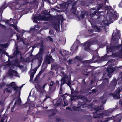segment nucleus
Instances as JSON below:
<instances>
[{
    "label": "nucleus",
    "instance_id": "1",
    "mask_svg": "<svg viewBox=\"0 0 122 122\" xmlns=\"http://www.w3.org/2000/svg\"><path fill=\"white\" fill-rule=\"evenodd\" d=\"M95 112L94 113L93 117L94 118H96L100 117L102 118L104 115V114L102 112V109L99 107L98 106L94 108Z\"/></svg>",
    "mask_w": 122,
    "mask_h": 122
},
{
    "label": "nucleus",
    "instance_id": "2",
    "mask_svg": "<svg viewBox=\"0 0 122 122\" xmlns=\"http://www.w3.org/2000/svg\"><path fill=\"white\" fill-rule=\"evenodd\" d=\"M61 73L62 75L63 76L61 80V82H63V80H65V84L66 83V81H67V82L66 83L68 86H70L71 84V79L70 77L66 74H65L63 72H61Z\"/></svg>",
    "mask_w": 122,
    "mask_h": 122
},
{
    "label": "nucleus",
    "instance_id": "3",
    "mask_svg": "<svg viewBox=\"0 0 122 122\" xmlns=\"http://www.w3.org/2000/svg\"><path fill=\"white\" fill-rule=\"evenodd\" d=\"M84 69V71H83V74L84 75L87 76L90 73H92V70L89 66H85Z\"/></svg>",
    "mask_w": 122,
    "mask_h": 122
},
{
    "label": "nucleus",
    "instance_id": "4",
    "mask_svg": "<svg viewBox=\"0 0 122 122\" xmlns=\"http://www.w3.org/2000/svg\"><path fill=\"white\" fill-rule=\"evenodd\" d=\"M121 66H119L118 67L115 66L114 67H112L111 66L109 67L108 66L106 69V71L108 73V74L109 75L110 74L112 73L117 69L120 68Z\"/></svg>",
    "mask_w": 122,
    "mask_h": 122
},
{
    "label": "nucleus",
    "instance_id": "5",
    "mask_svg": "<svg viewBox=\"0 0 122 122\" xmlns=\"http://www.w3.org/2000/svg\"><path fill=\"white\" fill-rule=\"evenodd\" d=\"M121 92V87H118L115 91V93H113L112 95L115 98H120V93Z\"/></svg>",
    "mask_w": 122,
    "mask_h": 122
},
{
    "label": "nucleus",
    "instance_id": "6",
    "mask_svg": "<svg viewBox=\"0 0 122 122\" xmlns=\"http://www.w3.org/2000/svg\"><path fill=\"white\" fill-rule=\"evenodd\" d=\"M44 60L47 63L50 64L53 61V59L52 56L47 55L45 57Z\"/></svg>",
    "mask_w": 122,
    "mask_h": 122
},
{
    "label": "nucleus",
    "instance_id": "7",
    "mask_svg": "<svg viewBox=\"0 0 122 122\" xmlns=\"http://www.w3.org/2000/svg\"><path fill=\"white\" fill-rule=\"evenodd\" d=\"M107 53L112 52L115 51L114 46L108 45L106 46Z\"/></svg>",
    "mask_w": 122,
    "mask_h": 122
},
{
    "label": "nucleus",
    "instance_id": "8",
    "mask_svg": "<svg viewBox=\"0 0 122 122\" xmlns=\"http://www.w3.org/2000/svg\"><path fill=\"white\" fill-rule=\"evenodd\" d=\"M84 50L88 52H90L91 51V49L90 48V44L89 43H84Z\"/></svg>",
    "mask_w": 122,
    "mask_h": 122
},
{
    "label": "nucleus",
    "instance_id": "9",
    "mask_svg": "<svg viewBox=\"0 0 122 122\" xmlns=\"http://www.w3.org/2000/svg\"><path fill=\"white\" fill-rule=\"evenodd\" d=\"M40 47L38 53L36 55V56H42L41 55V54L43 53L44 51V48L42 44H41V45L40 46Z\"/></svg>",
    "mask_w": 122,
    "mask_h": 122
},
{
    "label": "nucleus",
    "instance_id": "10",
    "mask_svg": "<svg viewBox=\"0 0 122 122\" xmlns=\"http://www.w3.org/2000/svg\"><path fill=\"white\" fill-rule=\"evenodd\" d=\"M102 8V6L100 5L97 8V10H95L93 13H92L91 11L90 13V16H91L93 17L95 15H97L98 12V11Z\"/></svg>",
    "mask_w": 122,
    "mask_h": 122
},
{
    "label": "nucleus",
    "instance_id": "11",
    "mask_svg": "<svg viewBox=\"0 0 122 122\" xmlns=\"http://www.w3.org/2000/svg\"><path fill=\"white\" fill-rule=\"evenodd\" d=\"M35 58L38 59V64L37 66L39 67L41 65L43 59L42 56H35Z\"/></svg>",
    "mask_w": 122,
    "mask_h": 122
},
{
    "label": "nucleus",
    "instance_id": "12",
    "mask_svg": "<svg viewBox=\"0 0 122 122\" xmlns=\"http://www.w3.org/2000/svg\"><path fill=\"white\" fill-rule=\"evenodd\" d=\"M71 97L74 98H71V101H75L76 100L78 99H82L84 98V97L81 95H76V96H72Z\"/></svg>",
    "mask_w": 122,
    "mask_h": 122
},
{
    "label": "nucleus",
    "instance_id": "13",
    "mask_svg": "<svg viewBox=\"0 0 122 122\" xmlns=\"http://www.w3.org/2000/svg\"><path fill=\"white\" fill-rule=\"evenodd\" d=\"M82 104L81 103H78V104L76 106H74L72 108L74 110L76 111H79L81 109V107Z\"/></svg>",
    "mask_w": 122,
    "mask_h": 122
},
{
    "label": "nucleus",
    "instance_id": "14",
    "mask_svg": "<svg viewBox=\"0 0 122 122\" xmlns=\"http://www.w3.org/2000/svg\"><path fill=\"white\" fill-rule=\"evenodd\" d=\"M37 70V68H35V69L32 70V71H34L31 72L30 73V81H32L33 80V78Z\"/></svg>",
    "mask_w": 122,
    "mask_h": 122
},
{
    "label": "nucleus",
    "instance_id": "15",
    "mask_svg": "<svg viewBox=\"0 0 122 122\" xmlns=\"http://www.w3.org/2000/svg\"><path fill=\"white\" fill-rule=\"evenodd\" d=\"M110 118L113 119L114 121L116 122H119L121 120V118L118 116H115Z\"/></svg>",
    "mask_w": 122,
    "mask_h": 122
},
{
    "label": "nucleus",
    "instance_id": "16",
    "mask_svg": "<svg viewBox=\"0 0 122 122\" xmlns=\"http://www.w3.org/2000/svg\"><path fill=\"white\" fill-rule=\"evenodd\" d=\"M14 91L15 92V93L18 92H18L19 93V95H20V87H18L16 86H15L13 87Z\"/></svg>",
    "mask_w": 122,
    "mask_h": 122
},
{
    "label": "nucleus",
    "instance_id": "17",
    "mask_svg": "<svg viewBox=\"0 0 122 122\" xmlns=\"http://www.w3.org/2000/svg\"><path fill=\"white\" fill-rule=\"evenodd\" d=\"M49 111H50L51 113V114L49 115L50 116H54L56 114L57 112V110L56 109H50L48 110Z\"/></svg>",
    "mask_w": 122,
    "mask_h": 122
},
{
    "label": "nucleus",
    "instance_id": "18",
    "mask_svg": "<svg viewBox=\"0 0 122 122\" xmlns=\"http://www.w3.org/2000/svg\"><path fill=\"white\" fill-rule=\"evenodd\" d=\"M43 16H42L40 14L38 16H35V18L36 19L38 20H43Z\"/></svg>",
    "mask_w": 122,
    "mask_h": 122
},
{
    "label": "nucleus",
    "instance_id": "19",
    "mask_svg": "<svg viewBox=\"0 0 122 122\" xmlns=\"http://www.w3.org/2000/svg\"><path fill=\"white\" fill-rule=\"evenodd\" d=\"M120 55V53H119L117 52V53H112L111 55L107 56H108L110 57L112 56L114 57H118Z\"/></svg>",
    "mask_w": 122,
    "mask_h": 122
},
{
    "label": "nucleus",
    "instance_id": "20",
    "mask_svg": "<svg viewBox=\"0 0 122 122\" xmlns=\"http://www.w3.org/2000/svg\"><path fill=\"white\" fill-rule=\"evenodd\" d=\"M49 15L50 16L47 17H46L45 16H44L43 20L47 21H48L51 20L52 18V17L51 16V14H49Z\"/></svg>",
    "mask_w": 122,
    "mask_h": 122
},
{
    "label": "nucleus",
    "instance_id": "21",
    "mask_svg": "<svg viewBox=\"0 0 122 122\" xmlns=\"http://www.w3.org/2000/svg\"><path fill=\"white\" fill-rule=\"evenodd\" d=\"M20 62L18 59H16L14 61V63L13 65L17 67V66H18L20 64Z\"/></svg>",
    "mask_w": 122,
    "mask_h": 122
},
{
    "label": "nucleus",
    "instance_id": "22",
    "mask_svg": "<svg viewBox=\"0 0 122 122\" xmlns=\"http://www.w3.org/2000/svg\"><path fill=\"white\" fill-rule=\"evenodd\" d=\"M77 10V7L76 6H72L71 11L72 13L75 14Z\"/></svg>",
    "mask_w": 122,
    "mask_h": 122
},
{
    "label": "nucleus",
    "instance_id": "23",
    "mask_svg": "<svg viewBox=\"0 0 122 122\" xmlns=\"http://www.w3.org/2000/svg\"><path fill=\"white\" fill-rule=\"evenodd\" d=\"M65 80H63V82H62V83L61 82L60 86V91L59 92V94H61L62 93L63 91L62 90V85L65 84Z\"/></svg>",
    "mask_w": 122,
    "mask_h": 122
},
{
    "label": "nucleus",
    "instance_id": "24",
    "mask_svg": "<svg viewBox=\"0 0 122 122\" xmlns=\"http://www.w3.org/2000/svg\"><path fill=\"white\" fill-rule=\"evenodd\" d=\"M114 16L117 17L116 15H114L112 13L109 15V19L110 22H111Z\"/></svg>",
    "mask_w": 122,
    "mask_h": 122
},
{
    "label": "nucleus",
    "instance_id": "25",
    "mask_svg": "<svg viewBox=\"0 0 122 122\" xmlns=\"http://www.w3.org/2000/svg\"><path fill=\"white\" fill-rule=\"evenodd\" d=\"M17 74V72L14 70H12L11 71H9L8 72V75L9 76H12L13 75V73Z\"/></svg>",
    "mask_w": 122,
    "mask_h": 122
},
{
    "label": "nucleus",
    "instance_id": "26",
    "mask_svg": "<svg viewBox=\"0 0 122 122\" xmlns=\"http://www.w3.org/2000/svg\"><path fill=\"white\" fill-rule=\"evenodd\" d=\"M113 110L112 109H109L106 112L105 114V115L106 116H108L110 113H112L113 112Z\"/></svg>",
    "mask_w": 122,
    "mask_h": 122
},
{
    "label": "nucleus",
    "instance_id": "27",
    "mask_svg": "<svg viewBox=\"0 0 122 122\" xmlns=\"http://www.w3.org/2000/svg\"><path fill=\"white\" fill-rule=\"evenodd\" d=\"M59 5L61 7L65 8H66V6L68 5L66 3H64L62 4H60Z\"/></svg>",
    "mask_w": 122,
    "mask_h": 122
},
{
    "label": "nucleus",
    "instance_id": "28",
    "mask_svg": "<svg viewBox=\"0 0 122 122\" xmlns=\"http://www.w3.org/2000/svg\"><path fill=\"white\" fill-rule=\"evenodd\" d=\"M93 28L97 31L100 32V27L99 26H98L97 25H95L94 26Z\"/></svg>",
    "mask_w": 122,
    "mask_h": 122
},
{
    "label": "nucleus",
    "instance_id": "29",
    "mask_svg": "<svg viewBox=\"0 0 122 122\" xmlns=\"http://www.w3.org/2000/svg\"><path fill=\"white\" fill-rule=\"evenodd\" d=\"M75 59L79 61L80 62H81L83 59L82 58L81 56H76L74 58Z\"/></svg>",
    "mask_w": 122,
    "mask_h": 122
},
{
    "label": "nucleus",
    "instance_id": "30",
    "mask_svg": "<svg viewBox=\"0 0 122 122\" xmlns=\"http://www.w3.org/2000/svg\"><path fill=\"white\" fill-rule=\"evenodd\" d=\"M75 93V92L74 91L73 89H71V99H71V98H74L72 97L71 96H76V95H73L74 94V93Z\"/></svg>",
    "mask_w": 122,
    "mask_h": 122
},
{
    "label": "nucleus",
    "instance_id": "31",
    "mask_svg": "<svg viewBox=\"0 0 122 122\" xmlns=\"http://www.w3.org/2000/svg\"><path fill=\"white\" fill-rule=\"evenodd\" d=\"M20 53L19 51L18 50H16L13 53V55L15 56H16L17 55L19 54Z\"/></svg>",
    "mask_w": 122,
    "mask_h": 122
},
{
    "label": "nucleus",
    "instance_id": "32",
    "mask_svg": "<svg viewBox=\"0 0 122 122\" xmlns=\"http://www.w3.org/2000/svg\"><path fill=\"white\" fill-rule=\"evenodd\" d=\"M56 89L55 87L54 86H52L49 87V89L50 91L51 92H53Z\"/></svg>",
    "mask_w": 122,
    "mask_h": 122
},
{
    "label": "nucleus",
    "instance_id": "33",
    "mask_svg": "<svg viewBox=\"0 0 122 122\" xmlns=\"http://www.w3.org/2000/svg\"><path fill=\"white\" fill-rule=\"evenodd\" d=\"M116 35L118 37L120 38V31L118 30H117L116 33Z\"/></svg>",
    "mask_w": 122,
    "mask_h": 122
},
{
    "label": "nucleus",
    "instance_id": "34",
    "mask_svg": "<svg viewBox=\"0 0 122 122\" xmlns=\"http://www.w3.org/2000/svg\"><path fill=\"white\" fill-rule=\"evenodd\" d=\"M13 27L18 32H19L20 30H19V29H18L17 28V25H14V26H13Z\"/></svg>",
    "mask_w": 122,
    "mask_h": 122
},
{
    "label": "nucleus",
    "instance_id": "35",
    "mask_svg": "<svg viewBox=\"0 0 122 122\" xmlns=\"http://www.w3.org/2000/svg\"><path fill=\"white\" fill-rule=\"evenodd\" d=\"M116 80H112L111 83V84L113 85H116Z\"/></svg>",
    "mask_w": 122,
    "mask_h": 122
},
{
    "label": "nucleus",
    "instance_id": "36",
    "mask_svg": "<svg viewBox=\"0 0 122 122\" xmlns=\"http://www.w3.org/2000/svg\"><path fill=\"white\" fill-rule=\"evenodd\" d=\"M62 96L63 97V100L64 101V106H66L67 105H68V103H66L65 102V95H62Z\"/></svg>",
    "mask_w": 122,
    "mask_h": 122
},
{
    "label": "nucleus",
    "instance_id": "37",
    "mask_svg": "<svg viewBox=\"0 0 122 122\" xmlns=\"http://www.w3.org/2000/svg\"><path fill=\"white\" fill-rule=\"evenodd\" d=\"M6 91L8 93H11L12 92V89L10 88H7Z\"/></svg>",
    "mask_w": 122,
    "mask_h": 122
},
{
    "label": "nucleus",
    "instance_id": "38",
    "mask_svg": "<svg viewBox=\"0 0 122 122\" xmlns=\"http://www.w3.org/2000/svg\"><path fill=\"white\" fill-rule=\"evenodd\" d=\"M115 50H116V49L119 48H120L121 46L120 45H117L114 46Z\"/></svg>",
    "mask_w": 122,
    "mask_h": 122
},
{
    "label": "nucleus",
    "instance_id": "39",
    "mask_svg": "<svg viewBox=\"0 0 122 122\" xmlns=\"http://www.w3.org/2000/svg\"><path fill=\"white\" fill-rule=\"evenodd\" d=\"M50 96L46 95L45 96V98L44 99V101H46L47 99L50 98Z\"/></svg>",
    "mask_w": 122,
    "mask_h": 122
},
{
    "label": "nucleus",
    "instance_id": "40",
    "mask_svg": "<svg viewBox=\"0 0 122 122\" xmlns=\"http://www.w3.org/2000/svg\"><path fill=\"white\" fill-rule=\"evenodd\" d=\"M7 7V6L6 5H5V4L2 6L1 8L0 9H3V10L5 9Z\"/></svg>",
    "mask_w": 122,
    "mask_h": 122
},
{
    "label": "nucleus",
    "instance_id": "41",
    "mask_svg": "<svg viewBox=\"0 0 122 122\" xmlns=\"http://www.w3.org/2000/svg\"><path fill=\"white\" fill-rule=\"evenodd\" d=\"M0 46L3 47H6L7 46L6 44H0Z\"/></svg>",
    "mask_w": 122,
    "mask_h": 122
},
{
    "label": "nucleus",
    "instance_id": "42",
    "mask_svg": "<svg viewBox=\"0 0 122 122\" xmlns=\"http://www.w3.org/2000/svg\"><path fill=\"white\" fill-rule=\"evenodd\" d=\"M85 15L86 14L85 13H84L83 14H81V18L82 19H83Z\"/></svg>",
    "mask_w": 122,
    "mask_h": 122
},
{
    "label": "nucleus",
    "instance_id": "43",
    "mask_svg": "<svg viewBox=\"0 0 122 122\" xmlns=\"http://www.w3.org/2000/svg\"><path fill=\"white\" fill-rule=\"evenodd\" d=\"M48 38L49 40L50 41L52 42L53 41V40L52 38L51 37L49 36H48Z\"/></svg>",
    "mask_w": 122,
    "mask_h": 122
},
{
    "label": "nucleus",
    "instance_id": "44",
    "mask_svg": "<svg viewBox=\"0 0 122 122\" xmlns=\"http://www.w3.org/2000/svg\"><path fill=\"white\" fill-rule=\"evenodd\" d=\"M54 83V82L53 81H51V84L49 85V87L52 86H54V85H53Z\"/></svg>",
    "mask_w": 122,
    "mask_h": 122
},
{
    "label": "nucleus",
    "instance_id": "45",
    "mask_svg": "<svg viewBox=\"0 0 122 122\" xmlns=\"http://www.w3.org/2000/svg\"><path fill=\"white\" fill-rule=\"evenodd\" d=\"M107 58L106 56H103L102 57L101 60L103 61H106V60Z\"/></svg>",
    "mask_w": 122,
    "mask_h": 122
},
{
    "label": "nucleus",
    "instance_id": "46",
    "mask_svg": "<svg viewBox=\"0 0 122 122\" xmlns=\"http://www.w3.org/2000/svg\"><path fill=\"white\" fill-rule=\"evenodd\" d=\"M56 65L55 64L51 65V67L53 69H54L55 68H56Z\"/></svg>",
    "mask_w": 122,
    "mask_h": 122
},
{
    "label": "nucleus",
    "instance_id": "47",
    "mask_svg": "<svg viewBox=\"0 0 122 122\" xmlns=\"http://www.w3.org/2000/svg\"><path fill=\"white\" fill-rule=\"evenodd\" d=\"M15 82H12L11 83H10L9 85V86H13L15 85Z\"/></svg>",
    "mask_w": 122,
    "mask_h": 122
},
{
    "label": "nucleus",
    "instance_id": "48",
    "mask_svg": "<svg viewBox=\"0 0 122 122\" xmlns=\"http://www.w3.org/2000/svg\"><path fill=\"white\" fill-rule=\"evenodd\" d=\"M86 62L89 63H93L92 60H89L87 61Z\"/></svg>",
    "mask_w": 122,
    "mask_h": 122
},
{
    "label": "nucleus",
    "instance_id": "49",
    "mask_svg": "<svg viewBox=\"0 0 122 122\" xmlns=\"http://www.w3.org/2000/svg\"><path fill=\"white\" fill-rule=\"evenodd\" d=\"M36 46L35 47H38V46L39 45H40V46L41 45V44L40 43H35L34 44Z\"/></svg>",
    "mask_w": 122,
    "mask_h": 122
},
{
    "label": "nucleus",
    "instance_id": "50",
    "mask_svg": "<svg viewBox=\"0 0 122 122\" xmlns=\"http://www.w3.org/2000/svg\"><path fill=\"white\" fill-rule=\"evenodd\" d=\"M17 67H19L20 68H23V66L22 65H20V64H19L18 66H17Z\"/></svg>",
    "mask_w": 122,
    "mask_h": 122
},
{
    "label": "nucleus",
    "instance_id": "51",
    "mask_svg": "<svg viewBox=\"0 0 122 122\" xmlns=\"http://www.w3.org/2000/svg\"><path fill=\"white\" fill-rule=\"evenodd\" d=\"M75 0H69L68 2V3L70 4H71L72 2L74 1Z\"/></svg>",
    "mask_w": 122,
    "mask_h": 122
},
{
    "label": "nucleus",
    "instance_id": "52",
    "mask_svg": "<svg viewBox=\"0 0 122 122\" xmlns=\"http://www.w3.org/2000/svg\"><path fill=\"white\" fill-rule=\"evenodd\" d=\"M44 71L43 70H41L39 72V75H41V74Z\"/></svg>",
    "mask_w": 122,
    "mask_h": 122
},
{
    "label": "nucleus",
    "instance_id": "53",
    "mask_svg": "<svg viewBox=\"0 0 122 122\" xmlns=\"http://www.w3.org/2000/svg\"><path fill=\"white\" fill-rule=\"evenodd\" d=\"M119 7H122V2L121 1L120 3L119 4Z\"/></svg>",
    "mask_w": 122,
    "mask_h": 122
},
{
    "label": "nucleus",
    "instance_id": "54",
    "mask_svg": "<svg viewBox=\"0 0 122 122\" xmlns=\"http://www.w3.org/2000/svg\"><path fill=\"white\" fill-rule=\"evenodd\" d=\"M56 20H57L58 22H60V21L61 20V19L58 17L56 18Z\"/></svg>",
    "mask_w": 122,
    "mask_h": 122
},
{
    "label": "nucleus",
    "instance_id": "55",
    "mask_svg": "<svg viewBox=\"0 0 122 122\" xmlns=\"http://www.w3.org/2000/svg\"><path fill=\"white\" fill-rule=\"evenodd\" d=\"M47 10H45L43 11V13L45 15L47 14Z\"/></svg>",
    "mask_w": 122,
    "mask_h": 122
},
{
    "label": "nucleus",
    "instance_id": "56",
    "mask_svg": "<svg viewBox=\"0 0 122 122\" xmlns=\"http://www.w3.org/2000/svg\"><path fill=\"white\" fill-rule=\"evenodd\" d=\"M65 55H67L69 54V52L66 51H65Z\"/></svg>",
    "mask_w": 122,
    "mask_h": 122
},
{
    "label": "nucleus",
    "instance_id": "57",
    "mask_svg": "<svg viewBox=\"0 0 122 122\" xmlns=\"http://www.w3.org/2000/svg\"><path fill=\"white\" fill-rule=\"evenodd\" d=\"M34 22H36V23H37L38 22L37 21V20H38L35 19V17H34Z\"/></svg>",
    "mask_w": 122,
    "mask_h": 122
},
{
    "label": "nucleus",
    "instance_id": "58",
    "mask_svg": "<svg viewBox=\"0 0 122 122\" xmlns=\"http://www.w3.org/2000/svg\"><path fill=\"white\" fill-rule=\"evenodd\" d=\"M76 3L75 2H74L72 5V6H76Z\"/></svg>",
    "mask_w": 122,
    "mask_h": 122
},
{
    "label": "nucleus",
    "instance_id": "59",
    "mask_svg": "<svg viewBox=\"0 0 122 122\" xmlns=\"http://www.w3.org/2000/svg\"><path fill=\"white\" fill-rule=\"evenodd\" d=\"M72 60L69 59L68 61L69 64H71V62L72 61Z\"/></svg>",
    "mask_w": 122,
    "mask_h": 122
},
{
    "label": "nucleus",
    "instance_id": "60",
    "mask_svg": "<svg viewBox=\"0 0 122 122\" xmlns=\"http://www.w3.org/2000/svg\"><path fill=\"white\" fill-rule=\"evenodd\" d=\"M93 93H95L96 92V89H93L92 90Z\"/></svg>",
    "mask_w": 122,
    "mask_h": 122
},
{
    "label": "nucleus",
    "instance_id": "61",
    "mask_svg": "<svg viewBox=\"0 0 122 122\" xmlns=\"http://www.w3.org/2000/svg\"><path fill=\"white\" fill-rule=\"evenodd\" d=\"M9 20H5V22L6 23L8 24L9 23Z\"/></svg>",
    "mask_w": 122,
    "mask_h": 122
},
{
    "label": "nucleus",
    "instance_id": "62",
    "mask_svg": "<svg viewBox=\"0 0 122 122\" xmlns=\"http://www.w3.org/2000/svg\"><path fill=\"white\" fill-rule=\"evenodd\" d=\"M35 28L31 27L30 28V30L31 31L34 30H35Z\"/></svg>",
    "mask_w": 122,
    "mask_h": 122
},
{
    "label": "nucleus",
    "instance_id": "63",
    "mask_svg": "<svg viewBox=\"0 0 122 122\" xmlns=\"http://www.w3.org/2000/svg\"><path fill=\"white\" fill-rule=\"evenodd\" d=\"M49 33L50 35L52 34H53V32L52 31L50 30L49 31Z\"/></svg>",
    "mask_w": 122,
    "mask_h": 122
},
{
    "label": "nucleus",
    "instance_id": "64",
    "mask_svg": "<svg viewBox=\"0 0 122 122\" xmlns=\"http://www.w3.org/2000/svg\"><path fill=\"white\" fill-rule=\"evenodd\" d=\"M5 119V118H2L1 119V122H3L4 121Z\"/></svg>",
    "mask_w": 122,
    "mask_h": 122
}]
</instances>
